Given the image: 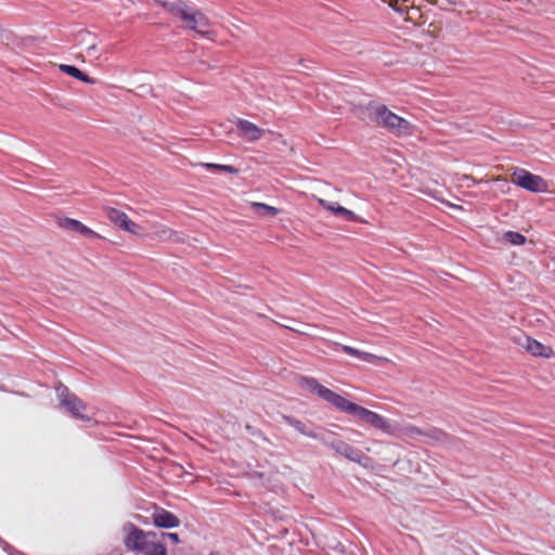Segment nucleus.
Here are the masks:
<instances>
[{
  "instance_id": "f257e3e1",
  "label": "nucleus",
  "mask_w": 555,
  "mask_h": 555,
  "mask_svg": "<svg viewBox=\"0 0 555 555\" xmlns=\"http://www.w3.org/2000/svg\"><path fill=\"white\" fill-rule=\"evenodd\" d=\"M363 118L387 129L397 135H409L412 133L413 125L392 113L384 104L370 102L363 109Z\"/></svg>"
},
{
  "instance_id": "f03ea898",
  "label": "nucleus",
  "mask_w": 555,
  "mask_h": 555,
  "mask_svg": "<svg viewBox=\"0 0 555 555\" xmlns=\"http://www.w3.org/2000/svg\"><path fill=\"white\" fill-rule=\"evenodd\" d=\"M130 531L125 538V545L128 550L137 551L143 555H167V550L159 534L153 531H143L132 524Z\"/></svg>"
},
{
  "instance_id": "7ed1b4c3",
  "label": "nucleus",
  "mask_w": 555,
  "mask_h": 555,
  "mask_svg": "<svg viewBox=\"0 0 555 555\" xmlns=\"http://www.w3.org/2000/svg\"><path fill=\"white\" fill-rule=\"evenodd\" d=\"M164 7L175 16L179 17L183 23L184 27L189 28L202 36L210 33V21L199 10L186 5L182 1L166 2Z\"/></svg>"
},
{
  "instance_id": "20e7f679",
  "label": "nucleus",
  "mask_w": 555,
  "mask_h": 555,
  "mask_svg": "<svg viewBox=\"0 0 555 555\" xmlns=\"http://www.w3.org/2000/svg\"><path fill=\"white\" fill-rule=\"evenodd\" d=\"M300 385L305 389L309 390L312 393L318 395L321 399L334 405L339 411L346 412L348 414L353 415L358 404L348 401L343 396L334 392L333 390L321 385L313 377H301Z\"/></svg>"
},
{
  "instance_id": "39448f33",
  "label": "nucleus",
  "mask_w": 555,
  "mask_h": 555,
  "mask_svg": "<svg viewBox=\"0 0 555 555\" xmlns=\"http://www.w3.org/2000/svg\"><path fill=\"white\" fill-rule=\"evenodd\" d=\"M512 182L533 193H544L548 190L547 182L541 176L533 175L522 168H516L513 171Z\"/></svg>"
},
{
  "instance_id": "423d86ee",
  "label": "nucleus",
  "mask_w": 555,
  "mask_h": 555,
  "mask_svg": "<svg viewBox=\"0 0 555 555\" xmlns=\"http://www.w3.org/2000/svg\"><path fill=\"white\" fill-rule=\"evenodd\" d=\"M320 441L351 462L362 463V460L365 457L361 450L351 447L340 439L333 438V435L330 433H322Z\"/></svg>"
},
{
  "instance_id": "0eeeda50",
  "label": "nucleus",
  "mask_w": 555,
  "mask_h": 555,
  "mask_svg": "<svg viewBox=\"0 0 555 555\" xmlns=\"http://www.w3.org/2000/svg\"><path fill=\"white\" fill-rule=\"evenodd\" d=\"M56 391L61 404L65 406L74 417L80 420H88V417L82 414V411H85L86 405L78 397H76L74 393H70L67 387L60 386L56 388Z\"/></svg>"
},
{
  "instance_id": "6e6552de",
  "label": "nucleus",
  "mask_w": 555,
  "mask_h": 555,
  "mask_svg": "<svg viewBox=\"0 0 555 555\" xmlns=\"http://www.w3.org/2000/svg\"><path fill=\"white\" fill-rule=\"evenodd\" d=\"M353 415L362 422L370 424L374 428L379 429L386 434L393 433L392 425L388 420L362 405L358 404Z\"/></svg>"
},
{
  "instance_id": "1a4fd4ad",
  "label": "nucleus",
  "mask_w": 555,
  "mask_h": 555,
  "mask_svg": "<svg viewBox=\"0 0 555 555\" xmlns=\"http://www.w3.org/2000/svg\"><path fill=\"white\" fill-rule=\"evenodd\" d=\"M106 216L112 222H114L124 231H127L137 236H143L140 225L130 220L125 212L115 208H108L106 210Z\"/></svg>"
},
{
  "instance_id": "9d476101",
  "label": "nucleus",
  "mask_w": 555,
  "mask_h": 555,
  "mask_svg": "<svg viewBox=\"0 0 555 555\" xmlns=\"http://www.w3.org/2000/svg\"><path fill=\"white\" fill-rule=\"evenodd\" d=\"M153 524L158 528H176L180 525V519L171 512L165 508H156L152 514Z\"/></svg>"
},
{
  "instance_id": "9b49d317",
  "label": "nucleus",
  "mask_w": 555,
  "mask_h": 555,
  "mask_svg": "<svg viewBox=\"0 0 555 555\" xmlns=\"http://www.w3.org/2000/svg\"><path fill=\"white\" fill-rule=\"evenodd\" d=\"M236 126L237 129L240 130V135L245 138L249 142H255L259 140L264 133V130L260 129L255 124L245 119H238Z\"/></svg>"
},
{
  "instance_id": "f8f14e48",
  "label": "nucleus",
  "mask_w": 555,
  "mask_h": 555,
  "mask_svg": "<svg viewBox=\"0 0 555 555\" xmlns=\"http://www.w3.org/2000/svg\"><path fill=\"white\" fill-rule=\"evenodd\" d=\"M59 225L62 229L76 232L85 237H98L99 235L90 228L82 224L80 221L72 218H62L59 220Z\"/></svg>"
},
{
  "instance_id": "ddd939ff",
  "label": "nucleus",
  "mask_w": 555,
  "mask_h": 555,
  "mask_svg": "<svg viewBox=\"0 0 555 555\" xmlns=\"http://www.w3.org/2000/svg\"><path fill=\"white\" fill-rule=\"evenodd\" d=\"M320 205L336 216H343L348 221H361V219L351 210L340 206L338 203L325 199L319 201Z\"/></svg>"
},
{
  "instance_id": "4468645a",
  "label": "nucleus",
  "mask_w": 555,
  "mask_h": 555,
  "mask_svg": "<svg viewBox=\"0 0 555 555\" xmlns=\"http://www.w3.org/2000/svg\"><path fill=\"white\" fill-rule=\"evenodd\" d=\"M520 344L527 349L528 352H530L532 356H540L544 358H550L552 353V349L538 340L529 337L524 336Z\"/></svg>"
},
{
  "instance_id": "2eb2a0df",
  "label": "nucleus",
  "mask_w": 555,
  "mask_h": 555,
  "mask_svg": "<svg viewBox=\"0 0 555 555\" xmlns=\"http://www.w3.org/2000/svg\"><path fill=\"white\" fill-rule=\"evenodd\" d=\"M152 236L159 241L181 242L182 237L179 233L172 231L164 224L153 227Z\"/></svg>"
},
{
  "instance_id": "dca6fc26",
  "label": "nucleus",
  "mask_w": 555,
  "mask_h": 555,
  "mask_svg": "<svg viewBox=\"0 0 555 555\" xmlns=\"http://www.w3.org/2000/svg\"><path fill=\"white\" fill-rule=\"evenodd\" d=\"M340 347V349L349 354V356H352V357H356L358 359H360L361 361H364V362H369V363H372L374 362L375 360H382V361H386V359H383V358H379L375 354H372V353H369V352H365V351H361L359 349H356L353 347H350V346H346V345H338Z\"/></svg>"
},
{
  "instance_id": "f3484780",
  "label": "nucleus",
  "mask_w": 555,
  "mask_h": 555,
  "mask_svg": "<svg viewBox=\"0 0 555 555\" xmlns=\"http://www.w3.org/2000/svg\"><path fill=\"white\" fill-rule=\"evenodd\" d=\"M283 420L287 425L292 426L300 434L320 441V437H322V434H318L312 430H307L306 425L301 421H299L293 416H287V415L283 416Z\"/></svg>"
},
{
  "instance_id": "a211bd4d",
  "label": "nucleus",
  "mask_w": 555,
  "mask_h": 555,
  "mask_svg": "<svg viewBox=\"0 0 555 555\" xmlns=\"http://www.w3.org/2000/svg\"><path fill=\"white\" fill-rule=\"evenodd\" d=\"M61 72L87 83H94V79L90 78L87 74L82 73L79 68L73 65H60Z\"/></svg>"
},
{
  "instance_id": "6ab92c4d",
  "label": "nucleus",
  "mask_w": 555,
  "mask_h": 555,
  "mask_svg": "<svg viewBox=\"0 0 555 555\" xmlns=\"http://www.w3.org/2000/svg\"><path fill=\"white\" fill-rule=\"evenodd\" d=\"M251 207L254 209V211L256 214H258L259 216H271V217H274L279 214V209L273 207V206H269L267 204H263V203H253L251 204Z\"/></svg>"
},
{
  "instance_id": "aec40b11",
  "label": "nucleus",
  "mask_w": 555,
  "mask_h": 555,
  "mask_svg": "<svg viewBox=\"0 0 555 555\" xmlns=\"http://www.w3.org/2000/svg\"><path fill=\"white\" fill-rule=\"evenodd\" d=\"M504 238L513 245H522L526 242V237L514 231H507L504 233Z\"/></svg>"
},
{
  "instance_id": "412c9836",
  "label": "nucleus",
  "mask_w": 555,
  "mask_h": 555,
  "mask_svg": "<svg viewBox=\"0 0 555 555\" xmlns=\"http://www.w3.org/2000/svg\"><path fill=\"white\" fill-rule=\"evenodd\" d=\"M207 168H214L220 171L229 172V173H236L237 169L230 165H220V164H210L207 163L204 165Z\"/></svg>"
},
{
  "instance_id": "4be33fe9",
  "label": "nucleus",
  "mask_w": 555,
  "mask_h": 555,
  "mask_svg": "<svg viewBox=\"0 0 555 555\" xmlns=\"http://www.w3.org/2000/svg\"><path fill=\"white\" fill-rule=\"evenodd\" d=\"M160 540L164 542L165 539H169L173 544L180 543V538L177 533L168 532V533H160L159 534Z\"/></svg>"
},
{
  "instance_id": "5701e85b",
  "label": "nucleus",
  "mask_w": 555,
  "mask_h": 555,
  "mask_svg": "<svg viewBox=\"0 0 555 555\" xmlns=\"http://www.w3.org/2000/svg\"><path fill=\"white\" fill-rule=\"evenodd\" d=\"M95 51H96V47H95V44H91V46H90V47H88V49H87V52H88V54H89V55H94Z\"/></svg>"
},
{
  "instance_id": "b1692460",
  "label": "nucleus",
  "mask_w": 555,
  "mask_h": 555,
  "mask_svg": "<svg viewBox=\"0 0 555 555\" xmlns=\"http://www.w3.org/2000/svg\"><path fill=\"white\" fill-rule=\"evenodd\" d=\"M0 542H2V540L0 539Z\"/></svg>"
}]
</instances>
